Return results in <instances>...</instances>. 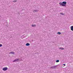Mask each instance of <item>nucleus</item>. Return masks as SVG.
I'll use <instances>...</instances> for the list:
<instances>
[{"instance_id":"14","label":"nucleus","mask_w":73,"mask_h":73,"mask_svg":"<svg viewBox=\"0 0 73 73\" xmlns=\"http://www.w3.org/2000/svg\"><path fill=\"white\" fill-rule=\"evenodd\" d=\"M60 15H64V14L63 13H60Z\"/></svg>"},{"instance_id":"15","label":"nucleus","mask_w":73,"mask_h":73,"mask_svg":"<svg viewBox=\"0 0 73 73\" xmlns=\"http://www.w3.org/2000/svg\"><path fill=\"white\" fill-rule=\"evenodd\" d=\"M3 46V45L2 44H0V47H1Z\"/></svg>"},{"instance_id":"3","label":"nucleus","mask_w":73,"mask_h":73,"mask_svg":"<svg viewBox=\"0 0 73 73\" xmlns=\"http://www.w3.org/2000/svg\"><path fill=\"white\" fill-rule=\"evenodd\" d=\"M19 59H16L13 61V62H18V61H19Z\"/></svg>"},{"instance_id":"1","label":"nucleus","mask_w":73,"mask_h":73,"mask_svg":"<svg viewBox=\"0 0 73 73\" xmlns=\"http://www.w3.org/2000/svg\"><path fill=\"white\" fill-rule=\"evenodd\" d=\"M59 4L60 5H62V7H66V2L64 1L62 2H60Z\"/></svg>"},{"instance_id":"6","label":"nucleus","mask_w":73,"mask_h":73,"mask_svg":"<svg viewBox=\"0 0 73 73\" xmlns=\"http://www.w3.org/2000/svg\"><path fill=\"white\" fill-rule=\"evenodd\" d=\"M26 46H29V45H30V44H29V43H27L26 44Z\"/></svg>"},{"instance_id":"13","label":"nucleus","mask_w":73,"mask_h":73,"mask_svg":"<svg viewBox=\"0 0 73 73\" xmlns=\"http://www.w3.org/2000/svg\"><path fill=\"white\" fill-rule=\"evenodd\" d=\"M50 68H51V69H54V68L53 67V66H52V67H50Z\"/></svg>"},{"instance_id":"17","label":"nucleus","mask_w":73,"mask_h":73,"mask_svg":"<svg viewBox=\"0 0 73 73\" xmlns=\"http://www.w3.org/2000/svg\"><path fill=\"white\" fill-rule=\"evenodd\" d=\"M63 65H64V66H65L66 65V64H64Z\"/></svg>"},{"instance_id":"12","label":"nucleus","mask_w":73,"mask_h":73,"mask_svg":"<svg viewBox=\"0 0 73 73\" xmlns=\"http://www.w3.org/2000/svg\"><path fill=\"white\" fill-rule=\"evenodd\" d=\"M53 66V67H54V68H56V67H57V66Z\"/></svg>"},{"instance_id":"9","label":"nucleus","mask_w":73,"mask_h":73,"mask_svg":"<svg viewBox=\"0 0 73 73\" xmlns=\"http://www.w3.org/2000/svg\"><path fill=\"white\" fill-rule=\"evenodd\" d=\"M59 49H62V50H64V48H62V47H60L59 48Z\"/></svg>"},{"instance_id":"7","label":"nucleus","mask_w":73,"mask_h":73,"mask_svg":"<svg viewBox=\"0 0 73 73\" xmlns=\"http://www.w3.org/2000/svg\"><path fill=\"white\" fill-rule=\"evenodd\" d=\"M33 12H38V10H33Z\"/></svg>"},{"instance_id":"11","label":"nucleus","mask_w":73,"mask_h":73,"mask_svg":"<svg viewBox=\"0 0 73 73\" xmlns=\"http://www.w3.org/2000/svg\"><path fill=\"white\" fill-rule=\"evenodd\" d=\"M60 61L58 60H57L56 61V62H59Z\"/></svg>"},{"instance_id":"2","label":"nucleus","mask_w":73,"mask_h":73,"mask_svg":"<svg viewBox=\"0 0 73 73\" xmlns=\"http://www.w3.org/2000/svg\"><path fill=\"white\" fill-rule=\"evenodd\" d=\"M7 69H8V68L7 67H5L3 68L2 70H3V71H6Z\"/></svg>"},{"instance_id":"8","label":"nucleus","mask_w":73,"mask_h":73,"mask_svg":"<svg viewBox=\"0 0 73 73\" xmlns=\"http://www.w3.org/2000/svg\"><path fill=\"white\" fill-rule=\"evenodd\" d=\"M31 26L32 27H35L36 26V25H32Z\"/></svg>"},{"instance_id":"10","label":"nucleus","mask_w":73,"mask_h":73,"mask_svg":"<svg viewBox=\"0 0 73 73\" xmlns=\"http://www.w3.org/2000/svg\"><path fill=\"white\" fill-rule=\"evenodd\" d=\"M57 34H58V35H61V33L60 32H58L57 33Z\"/></svg>"},{"instance_id":"16","label":"nucleus","mask_w":73,"mask_h":73,"mask_svg":"<svg viewBox=\"0 0 73 73\" xmlns=\"http://www.w3.org/2000/svg\"><path fill=\"white\" fill-rule=\"evenodd\" d=\"M16 1H13V2H14V3H15V2H16Z\"/></svg>"},{"instance_id":"4","label":"nucleus","mask_w":73,"mask_h":73,"mask_svg":"<svg viewBox=\"0 0 73 73\" xmlns=\"http://www.w3.org/2000/svg\"><path fill=\"white\" fill-rule=\"evenodd\" d=\"M15 53V52H10L9 54H14Z\"/></svg>"},{"instance_id":"5","label":"nucleus","mask_w":73,"mask_h":73,"mask_svg":"<svg viewBox=\"0 0 73 73\" xmlns=\"http://www.w3.org/2000/svg\"><path fill=\"white\" fill-rule=\"evenodd\" d=\"M71 30L73 31V26H71L70 27Z\"/></svg>"}]
</instances>
